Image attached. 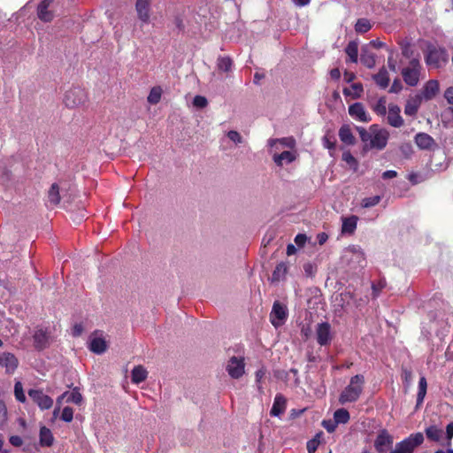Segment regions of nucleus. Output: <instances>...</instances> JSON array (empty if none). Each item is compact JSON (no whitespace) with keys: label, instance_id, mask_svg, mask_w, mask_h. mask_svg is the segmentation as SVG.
<instances>
[{"label":"nucleus","instance_id":"f257e3e1","mask_svg":"<svg viewBox=\"0 0 453 453\" xmlns=\"http://www.w3.org/2000/svg\"><path fill=\"white\" fill-rule=\"evenodd\" d=\"M359 134L363 145V151L367 152L371 150H382L388 144L389 133L385 128L378 125L370 126L369 129L362 127H356Z\"/></svg>","mask_w":453,"mask_h":453},{"label":"nucleus","instance_id":"f03ea898","mask_svg":"<svg viewBox=\"0 0 453 453\" xmlns=\"http://www.w3.org/2000/svg\"><path fill=\"white\" fill-rule=\"evenodd\" d=\"M365 378L361 374H357L350 379L349 384L344 388L339 397L341 403L356 402L363 391Z\"/></svg>","mask_w":453,"mask_h":453},{"label":"nucleus","instance_id":"7ed1b4c3","mask_svg":"<svg viewBox=\"0 0 453 453\" xmlns=\"http://www.w3.org/2000/svg\"><path fill=\"white\" fill-rule=\"evenodd\" d=\"M421 64L418 58H413L409 61L407 66L403 67L401 71L403 81L411 87H416L420 79Z\"/></svg>","mask_w":453,"mask_h":453},{"label":"nucleus","instance_id":"20e7f679","mask_svg":"<svg viewBox=\"0 0 453 453\" xmlns=\"http://www.w3.org/2000/svg\"><path fill=\"white\" fill-rule=\"evenodd\" d=\"M88 99L87 92L81 87H73L67 90L64 96V104L68 108H76L86 103Z\"/></svg>","mask_w":453,"mask_h":453},{"label":"nucleus","instance_id":"39448f33","mask_svg":"<svg viewBox=\"0 0 453 453\" xmlns=\"http://www.w3.org/2000/svg\"><path fill=\"white\" fill-rule=\"evenodd\" d=\"M423 441L424 435L422 433L412 434L408 438L396 443L390 453H412Z\"/></svg>","mask_w":453,"mask_h":453},{"label":"nucleus","instance_id":"423d86ee","mask_svg":"<svg viewBox=\"0 0 453 453\" xmlns=\"http://www.w3.org/2000/svg\"><path fill=\"white\" fill-rule=\"evenodd\" d=\"M226 370L233 379H240L245 372V362L242 357H232L227 361Z\"/></svg>","mask_w":453,"mask_h":453},{"label":"nucleus","instance_id":"0eeeda50","mask_svg":"<svg viewBox=\"0 0 453 453\" xmlns=\"http://www.w3.org/2000/svg\"><path fill=\"white\" fill-rule=\"evenodd\" d=\"M27 394L33 402L42 411L49 410L53 405V399L45 395L41 389H29Z\"/></svg>","mask_w":453,"mask_h":453},{"label":"nucleus","instance_id":"6e6552de","mask_svg":"<svg viewBox=\"0 0 453 453\" xmlns=\"http://www.w3.org/2000/svg\"><path fill=\"white\" fill-rule=\"evenodd\" d=\"M34 346L37 350H42L49 347L50 342V332L48 329L36 328L33 334Z\"/></svg>","mask_w":453,"mask_h":453},{"label":"nucleus","instance_id":"1a4fd4ad","mask_svg":"<svg viewBox=\"0 0 453 453\" xmlns=\"http://www.w3.org/2000/svg\"><path fill=\"white\" fill-rule=\"evenodd\" d=\"M393 444V437L385 429L380 430L374 441V447L380 453L386 452Z\"/></svg>","mask_w":453,"mask_h":453},{"label":"nucleus","instance_id":"9d476101","mask_svg":"<svg viewBox=\"0 0 453 453\" xmlns=\"http://www.w3.org/2000/svg\"><path fill=\"white\" fill-rule=\"evenodd\" d=\"M19 365V360L14 354L11 352H3L0 354V367L5 368V372L12 374Z\"/></svg>","mask_w":453,"mask_h":453},{"label":"nucleus","instance_id":"9b49d317","mask_svg":"<svg viewBox=\"0 0 453 453\" xmlns=\"http://www.w3.org/2000/svg\"><path fill=\"white\" fill-rule=\"evenodd\" d=\"M316 336L318 343L321 346L329 344L332 340L330 325L327 322L318 324Z\"/></svg>","mask_w":453,"mask_h":453},{"label":"nucleus","instance_id":"f8f14e48","mask_svg":"<svg viewBox=\"0 0 453 453\" xmlns=\"http://www.w3.org/2000/svg\"><path fill=\"white\" fill-rule=\"evenodd\" d=\"M151 0H136L135 11L138 19L144 24L150 23Z\"/></svg>","mask_w":453,"mask_h":453},{"label":"nucleus","instance_id":"ddd939ff","mask_svg":"<svg viewBox=\"0 0 453 453\" xmlns=\"http://www.w3.org/2000/svg\"><path fill=\"white\" fill-rule=\"evenodd\" d=\"M54 0H42L37 7L38 19L43 22H50L54 19V12L49 8Z\"/></svg>","mask_w":453,"mask_h":453},{"label":"nucleus","instance_id":"4468645a","mask_svg":"<svg viewBox=\"0 0 453 453\" xmlns=\"http://www.w3.org/2000/svg\"><path fill=\"white\" fill-rule=\"evenodd\" d=\"M269 151L273 155V160L277 165H282L283 164V152L279 153V147L283 148V138L280 139H270L268 142Z\"/></svg>","mask_w":453,"mask_h":453},{"label":"nucleus","instance_id":"2eb2a0df","mask_svg":"<svg viewBox=\"0 0 453 453\" xmlns=\"http://www.w3.org/2000/svg\"><path fill=\"white\" fill-rule=\"evenodd\" d=\"M401 109L396 104H389L388 106V122L390 126L394 127H400L403 124V119L400 115Z\"/></svg>","mask_w":453,"mask_h":453},{"label":"nucleus","instance_id":"dca6fc26","mask_svg":"<svg viewBox=\"0 0 453 453\" xmlns=\"http://www.w3.org/2000/svg\"><path fill=\"white\" fill-rule=\"evenodd\" d=\"M414 140L417 146L421 150H432L436 146L434 139L426 133L417 134Z\"/></svg>","mask_w":453,"mask_h":453},{"label":"nucleus","instance_id":"f3484780","mask_svg":"<svg viewBox=\"0 0 453 453\" xmlns=\"http://www.w3.org/2000/svg\"><path fill=\"white\" fill-rule=\"evenodd\" d=\"M349 114L363 122H369L371 118L367 115L361 103H355L349 107Z\"/></svg>","mask_w":453,"mask_h":453},{"label":"nucleus","instance_id":"a211bd4d","mask_svg":"<svg viewBox=\"0 0 453 453\" xmlns=\"http://www.w3.org/2000/svg\"><path fill=\"white\" fill-rule=\"evenodd\" d=\"M270 320L276 328L283 324V305L280 301L274 302Z\"/></svg>","mask_w":453,"mask_h":453},{"label":"nucleus","instance_id":"6ab92c4d","mask_svg":"<svg viewBox=\"0 0 453 453\" xmlns=\"http://www.w3.org/2000/svg\"><path fill=\"white\" fill-rule=\"evenodd\" d=\"M439 92V83L436 80L428 81L422 89V98L431 100Z\"/></svg>","mask_w":453,"mask_h":453},{"label":"nucleus","instance_id":"aec40b11","mask_svg":"<svg viewBox=\"0 0 453 453\" xmlns=\"http://www.w3.org/2000/svg\"><path fill=\"white\" fill-rule=\"evenodd\" d=\"M340 140L346 145H354L356 138L353 135L350 127L349 125H342L339 129Z\"/></svg>","mask_w":453,"mask_h":453},{"label":"nucleus","instance_id":"412c9836","mask_svg":"<svg viewBox=\"0 0 453 453\" xmlns=\"http://www.w3.org/2000/svg\"><path fill=\"white\" fill-rule=\"evenodd\" d=\"M39 442L42 447H51L54 442L52 432L44 426L40 428Z\"/></svg>","mask_w":453,"mask_h":453},{"label":"nucleus","instance_id":"4be33fe9","mask_svg":"<svg viewBox=\"0 0 453 453\" xmlns=\"http://www.w3.org/2000/svg\"><path fill=\"white\" fill-rule=\"evenodd\" d=\"M375 54L370 51L367 47L362 48V52L360 56L361 63L365 65L367 68H373L376 65Z\"/></svg>","mask_w":453,"mask_h":453},{"label":"nucleus","instance_id":"5701e85b","mask_svg":"<svg viewBox=\"0 0 453 453\" xmlns=\"http://www.w3.org/2000/svg\"><path fill=\"white\" fill-rule=\"evenodd\" d=\"M422 96L418 95L408 100L404 107V113L409 116H414L420 106Z\"/></svg>","mask_w":453,"mask_h":453},{"label":"nucleus","instance_id":"b1692460","mask_svg":"<svg viewBox=\"0 0 453 453\" xmlns=\"http://www.w3.org/2000/svg\"><path fill=\"white\" fill-rule=\"evenodd\" d=\"M148 372L142 365H136L131 372V380L134 384H139L147 379Z\"/></svg>","mask_w":453,"mask_h":453},{"label":"nucleus","instance_id":"393cba45","mask_svg":"<svg viewBox=\"0 0 453 453\" xmlns=\"http://www.w3.org/2000/svg\"><path fill=\"white\" fill-rule=\"evenodd\" d=\"M375 83L381 88H386L389 84V76L388 73L385 67H381L378 73L372 76Z\"/></svg>","mask_w":453,"mask_h":453},{"label":"nucleus","instance_id":"a878e982","mask_svg":"<svg viewBox=\"0 0 453 453\" xmlns=\"http://www.w3.org/2000/svg\"><path fill=\"white\" fill-rule=\"evenodd\" d=\"M357 217L351 216L349 218H344L342 220V231L344 234H353L355 229L357 228Z\"/></svg>","mask_w":453,"mask_h":453},{"label":"nucleus","instance_id":"bb28decb","mask_svg":"<svg viewBox=\"0 0 453 453\" xmlns=\"http://www.w3.org/2000/svg\"><path fill=\"white\" fill-rule=\"evenodd\" d=\"M233 60L228 56H219L217 58V67L219 71L224 73H228L232 70L233 67Z\"/></svg>","mask_w":453,"mask_h":453},{"label":"nucleus","instance_id":"cd10ccee","mask_svg":"<svg viewBox=\"0 0 453 453\" xmlns=\"http://www.w3.org/2000/svg\"><path fill=\"white\" fill-rule=\"evenodd\" d=\"M48 201L52 205L59 204L61 201L59 187L57 183H53L48 191Z\"/></svg>","mask_w":453,"mask_h":453},{"label":"nucleus","instance_id":"c85d7f7f","mask_svg":"<svg viewBox=\"0 0 453 453\" xmlns=\"http://www.w3.org/2000/svg\"><path fill=\"white\" fill-rule=\"evenodd\" d=\"M345 52L349 57V60L357 63L358 59V44L357 42H349L345 49Z\"/></svg>","mask_w":453,"mask_h":453},{"label":"nucleus","instance_id":"c756f323","mask_svg":"<svg viewBox=\"0 0 453 453\" xmlns=\"http://www.w3.org/2000/svg\"><path fill=\"white\" fill-rule=\"evenodd\" d=\"M426 437L433 441H440L443 435V431L436 426H430L426 429Z\"/></svg>","mask_w":453,"mask_h":453},{"label":"nucleus","instance_id":"7c9ffc66","mask_svg":"<svg viewBox=\"0 0 453 453\" xmlns=\"http://www.w3.org/2000/svg\"><path fill=\"white\" fill-rule=\"evenodd\" d=\"M90 350L96 354H102L106 350V342L103 338H94L90 342Z\"/></svg>","mask_w":453,"mask_h":453},{"label":"nucleus","instance_id":"2f4dec72","mask_svg":"<svg viewBox=\"0 0 453 453\" xmlns=\"http://www.w3.org/2000/svg\"><path fill=\"white\" fill-rule=\"evenodd\" d=\"M440 52L435 49H429L426 56V63L430 66H438L440 62Z\"/></svg>","mask_w":453,"mask_h":453},{"label":"nucleus","instance_id":"473e14b6","mask_svg":"<svg viewBox=\"0 0 453 453\" xmlns=\"http://www.w3.org/2000/svg\"><path fill=\"white\" fill-rule=\"evenodd\" d=\"M427 383L425 377H421L418 381V391L417 395V406H419L426 396Z\"/></svg>","mask_w":453,"mask_h":453},{"label":"nucleus","instance_id":"72a5a7b5","mask_svg":"<svg viewBox=\"0 0 453 453\" xmlns=\"http://www.w3.org/2000/svg\"><path fill=\"white\" fill-rule=\"evenodd\" d=\"M334 419L336 424H346L349 420V413L346 409H338L334 413Z\"/></svg>","mask_w":453,"mask_h":453},{"label":"nucleus","instance_id":"f704fd0d","mask_svg":"<svg viewBox=\"0 0 453 453\" xmlns=\"http://www.w3.org/2000/svg\"><path fill=\"white\" fill-rule=\"evenodd\" d=\"M162 88L159 86L153 87L148 96V102L151 104H157L160 102Z\"/></svg>","mask_w":453,"mask_h":453},{"label":"nucleus","instance_id":"c9c22d12","mask_svg":"<svg viewBox=\"0 0 453 453\" xmlns=\"http://www.w3.org/2000/svg\"><path fill=\"white\" fill-rule=\"evenodd\" d=\"M283 411V396L281 395H277L273 405L270 411V414L272 416H279V414Z\"/></svg>","mask_w":453,"mask_h":453},{"label":"nucleus","instance_id":"e433bc0d","mask_svg":"<svg viewBox=\"0 0 453 453\" xmlns=\"http://www.w3.org/2000/svg\"><path fill=\"white\" fill-rule=\"evenodd\" d=\"M371 27V23L367 19H358L355 25V30L359 34H365L368 32Z\"/></svg>","mask_w":453,"mask_h":453},{"label":"nucleus","instance_id":"4c0bfd02","mask_svg":"<svg viewBox=\"0 0 453 453\" xmlns=\"http://www.w3.org/2000/svg\"><path fill=\"white\" fill-rule=\"evenodd\" d=\"M66 396V402L68 403H73L80 405L82 402V395L77 388H73L71 392H68Z\"/></svg>","mask_w":453,"mask_h":453},{"label":"nucleus","instance_id":"58836bf2","mask_svg":"<svg viewBox=\"0 0 453 453\" xmlns=\"http://www.w3.org/2000/svg\"><path fill=\"white\" fill-rule=\"evenodd\" d=\"M14 395L18 402L19 403H26L27 397L25 395L22 383L20 381H16L14 384Z\"/></svg>","mask_w":453,"mask_h":453},{"label":"nucleus","instance_id":"ea45409f","mask_svg":"<svg viewBox=\"0 0 453 453\" xmlns=\"http://www.w3.org/2000/svg\"><path fill=\"white\" fill-rule=\"evenodd\" d=\"M323 146L329 150H334L335 149L336 140L333 134L327 133L322 138Z\"/></svg>","mask_w":453,"mask_h":453},{"label":"nucleus","instance_id":"a19ab883","mask_svg":"<svg viewBox=\"0 0 453 453\" xmlns=\"http://www.w3.org/2000/svg\"><path fill=\"white\" fill-rule=\"evenodd\" d=\"M381 200L380 196H374L372 197H366L363 200L362 205L365 208H370L378 204Z\"/></svg>","mask_w":453,"mask_h":453},{"label":"nucleus","instance_id":"79ce46f5","mask_svg":"<svg viewBox=\"0 0 453 453\" xmlns=\"http://www.w3.org/2000/svg\"><path fill=\"white\" fill-rule=\"evenodd\" d=\"M373 111L379 115H385L387 112L386 101L384 98H380L373 107Z\"/></svg>","mask_w":453,"mask_h":453},{"label":"nucleus","instance_id":"37998d69","mask_svg":"<svg viewBox=\"0 0 453 453\" xmlns=\"http://www.w3.org/2000/svg\"><path fill=\"white\" fill-rule=\"evenodd\" d=\"M7 421V408L3 400H0V428H2Z\"/></svg>","mask_w":453,"mask_h":453},{"label":"nucleus","instance_id":"c03bdc74","mask_svg":"<svg viewBox=\"0 0 453 453\" xmlns=\"http://www.w3.org/2000/svg\"><path fill=\"white\" fill-rule=\"evenodd\" d=\"M73 418V410L69 406H65L61 413V419L65 422H71Z\"/></svg>","mask_w":453,"mask_h":453},{"label":"nucleus","instance_id":"a18cd8bd","mask_svg":"<svg viewBox=\"0 0 453 453\" xmlns=\"http://www.w3.org/2000/svg\"><path fill=\"white\" fill-rule=\"evenodd\" d=\"M282 268H283V262H280L276 265V268L273 271V275L271 277L272 283L279 282L280 280Z\"/></svg>","mask_w":453,"mask_h":453},{"label":"nucleus","instance_id":"49530a36","mask_svg":"<svg viewBox=\"0 0 453 453\" xmlns=\"http://www.w3.org/2000/svg\"><path fill=\"white\" fill-rule=\"evenodd\" d=\"M319 445V434H317L313 439L308 441V442H307L308 453H315Z\"/></svg>","mask_w":453,"mask_h":453},{"label":"nucleus","instance_id":"de8ad7c7","mask_svg":"<svg viewBox=\"0 0 453 453\" xmlns=\"http://www.w3.org/2000/svg\"><path fill=\"white\" fill-rule=\"evenodd\" d=\"M274 238H275L274 230L267 231L266 234H265L264 238H263V241H262V243H263L264 247L265 248V247L271 245V243L273 242Z\"/></svg>","mask_w":453,"mask_h":453},{"label":"nucleus","instance_id":"09e8293b","mask_svg":"<svg viewBox=\"0 0 453 453\" xmlns=\"http://www.w3.org/2000/svg\"><path fill=\"white\" fill-rule=\"evenodd\" d=\"M194 106L197 108H204L208 104L207 99L203 96H196L193 99Z\"/></svg>","mask_w":453,"mask_h":453},{"label":"nucleus","instance_id":"8fccbe9b","mask_svg":"<svg viewBox=\"0 0 453 453\" xmlns=\"http://www.w3.org/2000/svg\"><path fill=\"white\" fill-rule=\"evenodd\" d=\"M342 159L349 164L350 166H357V161L356 158L351 155L349 151L343 152L342 154Z\"/></svg>","mask_w":453,"mask_h":453},{"label":"nucleus","instance_id":"3c124183","mask_svg":"<svg viewBox=\"0 0 453 453\" xmlns=\"http://www.w3.org/2000/svg\"><path fill=\"white\" fill-rule=\"evenodd\" d=\"M322 426L328 432V433H333L335 431L336 427H337V424L336 422L334 420H323L322 422Z\"/></svg>","mask_w":453,"mask_h":453},{"label":"nucleus","instance_id":"603ef678","mask_svg":"<svg viewBox=\"0 0 453 453\" xmlns=\"http://www.w3.org/2000/svg\"><path fill=\"white\" fill-rule=\"evenodd\" d=\"M444 97L447 102L452 105V107H449V110H450L453 113V87H449L445 90Z\"/></svg>","mask_w":453,"mask_h":453},{"label":"nucleus","instance_id":"864d4df0","mask_svg":"<svg viewBox=\"0 0 453 453\" xmlns=\"http://www.w3.org/2000/svg\"><path fill=\"white\" fill-rule=\"evenodd\" d=\"M227 137L235 143H242V137L237 131L231 130L227 133Z\"/></svg>","mask_w":453,"mask_h":453},{"label":"nucleus","instance_id":"5fc2aeb1","mask_svg":"<svg viewBox=\"0 0 453 453\" xmlns=\"http://www.w3.org/2000/svg\"><path fill=\"white\" fill-rule=\"evenodd\" d=\"M298 157L297 150H285V162L291 163L295 161Z\"/></svg>","mask_w":453,"mask_h":453},{"label":"nucleus","instance_id":"6e6d98bb","mask_svg":"<svg viewBox=\"0 0 453 453\" xmlns=\"http://www.w3.org/2000/svg\"><path fill=\"white\" fill-rule=\"evenodd\" d=\"M403 89L402 82L399 79H395L392 86L390 87L389 92L390 93H399Z\"/></svg>","mask_w":453,"mask_h":453},{"label":"nucleus","instance_id":"4d7b16f0","mask_svg":"<svg viewBox=\"0 0 453 453\" xmlns=\"http://www.w3.org/2000/svg\"><path fill=\"white\" fill-rule=\"evenodd\" d=\"M307 241V236L304 234H298L295 238V243L298 248H302L304 246Z\"/></svg>","mask_w":453,"mask_h":453},{"label":"nucleus","instance_id":"13d9d810","mask_svg":"<svg viewBox=\"0 0 453 453\" xmlns=\"http://www.w3.org/2000/svg\"><path fill=\"white\" fill-rule=\"evenodd\" d=\"M446 438L448 440L447 446H449L453 438V421L446 426Z\"/></svg>","mask_w":453,"mask_h":453},{"label":"nucleus","instance_id":"bf43d9fd","mask_svg":"<svg viewBox=\"0 0 453 453\" xmlns=\"http://www.w3.org/2000/svg\"><path fill=\"white\" fill-rule=\"evenodd\" d=\"M303 270L306 276L311 277L316 272V267L311 263H306L303 265Z\"/></svg>","mask_w":453,"mask_h":453},{"label":"nucleus","instance_id":"052dcab7","mask_svg":"<svg viewBox=\"0 0 453 453\" xmlns=\"http://www.w3.org/2000/svg\"><path fill=\"white\" fill-rule=\"evenodd\" d=\"M9 442L14 447H20L23 444V440L19 435H12L9 438Z\"/></svg>","mask_w":453,"mask_h":453},{"label":"nucleus","instance_id":"680f3d73","mask_svg":"<svg viewBox=\"0 0 453 453\" xmlns=\"http://www.w3.org/2000/svg\"><path fill=\"white\" fill-rule=\"evenodd\" d=\"M390 51V56L388 58V68L390 69V71L392 72H396V62L395 60L393 58V53L394 51L393 50H389Z\"/></svg>","mask_w":453,"mask_h":453},{"label":"nucleus","instance_id":"e2e57ef3","mask_svg":"<svg viewBox=\"0 0 453 453\" xmlns=\"http://www.w3.org/2000/svg\"><path fill=\"white\" fill-rule=\"evenodd\" d=\"M285 148H288L291 150H296V140L293 137L285 138Z\"/></svg>","mask_w":453,"mask_h":453},{"label":"nucleus","instance_id":"0e129e2a","mask_svg":"<svg viewBox=\"0 0 453 453\" xmlns=\"http://www.w3.org/2000/svg\"><path fill=\"white\" fill-rule=\"evenodd\" d=\"M352 89L355 91V94L357 97L361 96V93L363 92V86L361 83H354L351 86Z\"/></svg>","mask_w":453,"mask_h":453},{"label":"nucleus","instance_id":"69168bd1","mask_svg":"<svg viewBox=\"0 0 453 453\" xmlns=\"http://www.w3.org/2000/svg\"><path fill=\"white\" fill-rule=\"evenodd\" d=\"M396 175H397V173L395 171L388 170L382 173V178L383 179H392V178L396 177Z\"/></svg>","mask_w":453,"mask_h":453},{"label":"nucleus","instance_id":"338daca9","mask_svg":"<svg viewBox=\"0 0 453 453\" xmlns=\"http://www.w3.org/2000/svg\"><path fill=\"white\" fill-rule=\"evenodd\" d=\"M330 76L334 80H338L341 76L340 70L338 68H334L330 71Z\"/></svg>","mask_w":453,"mask_h":453},{"label":"nucleus","instance_id":"774afa93","mask_svg":"<svg viewBox=\"0 0 453 453\" xmlns=\"http://www.w3.org/2000/svg\"><path fill=\"white\" fill-rule=\"evenodd\" d=\"M402 54L403 57L405 58H411L412 52L411 50H410V47L409 45H405L402 48Z\"/></svg>","mask_w":453,"mask_h":453}]
</instances>
